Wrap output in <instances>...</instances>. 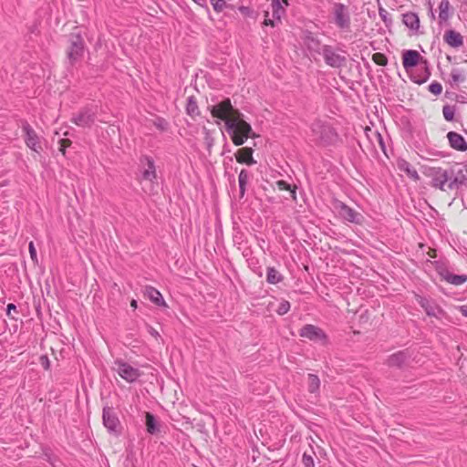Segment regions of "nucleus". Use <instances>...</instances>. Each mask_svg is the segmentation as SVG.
I'll list each match as a JSON object with an SVG mask.
<instances>
[{
    "mask_svg": "<svg viewBox=\"0 0 467 467\" xmlns=\"http://www.w3.org/2000/svg\"><path fill=\"white\" fill-rule=\"evenodd\" d=\"M211 114L224 120L225 130L234 145L241 146L248 138L255 137L251 125L244 119L243 113L233 107L230 99L226 98L213 106Z\"/></svg>",
    "mask_w": 467,
    "mask_h": 467,
    "instance_id": "1",
    "label": "nucleus"
},
{
    "mask_svg": "<svg viewBox=\"0 0 467 467\" xmlns=\"http://www.w3.org/2000/svg\"><path fill=\"white\" fill-rule=\"evenodd\" d=\"M309 129L310 140L318 147L335 145L339 140L337 130L327 121L315 119Z\"/></svg>",
    "mask_w": 467,
    "mask_h": 467,
    "instance_id": "2",
    "label": "nucleus"
},
{
    "mask_svg": "<svg viewBox=\"0 0 467 467\" xmlns=\"http://www.w3.org/2000/svg\"><path fill=\"white\" fill-rule=\"evenodd\" d=\"M66 49L67 60L69 66L74 67L80 61L87 50L85 40L78 31H73L67 36Z\"/></svg>",
    "mask_w": 467,
    "mask_h": 467,
    "instance_id": "3",
    "label": "nucleus"
},
{
    "mask_svg": "<svg viewBox=\"0 0 467 467\" xmlns=\"http://www.w3.org/2000/svg\"><path fill=\"white\" fill-rule=\"evenodd\" d=\"M97 113L96 106L87 105L74 113L70 121L81 128H91L96 121Z\"/></svg>",
    "mask_w": 467,
    "mask_h": 467,
    "instance_id": "4",
    "label": "nucleus"
},
{
    "mask_svg": "<svg viewBox=\"0 0 467 467\" xmlns=\"http://www.w3.org/2000/svg\"><path fill=\"white\" fill-rule=\"evenodd\" d=\"M321 55L323 56L325 63L331 67L339 68L347 62L346 51L335 48L329 45L324 46Z\"/></svg>",
    "mask_w": 467,
    "mask_h": 467,
    "instance_id": "5",
    "label": "nucleus"
},
{
    "mask_svg": "<svg viewBox=\"0 0 467 467\" xmlns=\"http://www.w3.org/2000/svg\"><path fill=\"white\" fill-rule=\"evenodd\" d=\"M102 421L105 428L111 434L119 435L121 432V425L114 409L108 405L102 410Z\"/></svg>",
    "mask_w": 467,
    "mask_h": 467,
    "instance_id": "6",
    "label": "nucleus"
},
{
    "mask_svg": "<svg viewBox=\"0 0 467 467\" xmlns=\"http://www.w3.org/2000/svg\"><path fill=\"white\" fill-rule=\"evenodd\" d=\"M22 130L24 133V140L26 145L36 153H40L43 150L40 138L32 128V126L26 121L22 120Z\"/></svg>",
    "mask_w": 467,
    "mask_h": 467,
    "instance_id": "7",
    "label": "nucleus"
},
{
    "mask_svg": "<svg viewBox=\"0 0 467 467\" xmlns=\"http://www.w3.org/2000/svg\"><path fill=\"white\" fill-rule=\"evenodd\" d=\"M334 22L336 26L344 31L350 29V16L348 7L342 3H336L333 8Z\"/></svg>",
    "mask_w": 467,
    "mask_h": 467,
    "instance_id": "8",
    "label": "nucleus"
},
{
    "mask_svg": "<svg viewBox=\"0 0 467 467\" xmlns=\"http://www.w3.org/2000/svg\"><path fill=\"white\" fill-rule=\"evenodd\" d=\"M299 336L311 341L321 342L323 345H327L328 343V337L325 331L312 324L305 325L299 330Z\"/></svg>",
    "mask_w": 467,
    "mask_h": 467,
    "instance_id": "9",
    "label": "nucleus"
},
{
    "mask_svg": "<svg viewBox=\"0 0 467 467\" xmlns=\"http://www.w3.org/2000/svg\"><path fill=\"white\" fill-rule=\"evenodd\" d=\"M115 365L118 367L117 372L119 377L129 383L135 382L142 374L139 368L132 367L121 359H117Z\"/></svg>",
    "mask_w": 467,
    "mask_h": 467,
    "instance_id": "10",
    "label": "nucleus"
},
{
    "mask_svg": "<svg viewBox=\"0 0 467 467\" xmlns=\"http://www.w3.org/2000/svg\"><path fill=\"white\" fill-rule=\"evenodd\" d=\"M334 207L343 220L355 224L361 223L363 216L343 202L336 201Z\"/></svg>",
    "mask_w": 467,
    "mask_h": 467,
    "instance_id": "11",
    "label": "nucleus"
},
{
    "mask_svg": "<svg viewBox=\"0 0 467 467\" xmlns=\"http://www.w3.org/2000/svg\"><path fill=\"white\" fill-rule=\"evenodd\" d=\"M271 9H272V19H264L262 26H272L275 27L279 24L282 23V16L285 14V9L282 5L280 0H272L271 1Z\"/></svg>",
    "mask_w": 467,
    "mask_h": 467,
    "instance_id": "12",
    "label": "nucleus"
},
{
    "mask_svg": "<svg viewBox=\"0 0 467 467\" xmlns=\"http://www.w3.org/2000/svg\"><path fill=\"white\" fill-rule=\"evenodd\" d=\"M304 45L312 56L321 55L324 46L319 38L312 32L306 31L304 38Z\"/></svg>",
    "mask_w": 467,
    "mask_h": 467,
    "instance_id": "13",
    "label": "nucleus"
},
{
    "mask_svg": "<svg viewBox=\"0 0 467 467\" xmlns=\"http://www.w3.org/2000/svg\"><path fill=\"white\" fill-rule=\"evenodd\" d=\"M140 165L146 166L141 173V179L153 182L157 178L155 161L152 157L143 155L140 159Z\"/></svg>",
    "mask_w": 467,
    "mask_h": 467,
    "instance_id": "14",
    "label": "nucleus"
},
{
    "mask_svg": "<svg viewBox=\"0 0 467 467\" xmlns=\"http://www.w3.org/2000/svg\"><path fill=\"white\" fill-rule=\"evenodd\" d=\"M365 134L374 148H376V146L379 145V147L380 148L382 152L387 157H389L388 153H387L386 142H385L382 135L378 130H372L371 128L367 127L365 129Z\"/></svg>",
    "mask_w": 467,
    "mask_h": 467,
    "instance_id": "15",
    "label": "nucleus"
},
{
    "mask_svg": "<svg viewBox=\"0 0 467 467\" xmlns=\"http://www.w3.org/2000/svg\"><path fill=\"white\" fill-rule=\"evenodd\" d=\"M409 353L405 350H400L388 357L385 364L389 368H401L408 361Z\"/></svg>",
    "mask_w": 467,
    "mask_h": 467,
    "instance_id": "16",
    "label": "nucleus"
},
{
    "mask_svg": "<svg viewBox=\"0 0 467 467\" xmlns=\"http://www.w3.org/2000/svg\"><path fill=\"white\" fill-rule=\"evenodd\" d=\"M416 301L430 317H438L441 313V309L434 302L426 297L417 295Z\"/></svg>",
    "mask_w": 467,
    "mask_h": 467,
    "instance_id": "17",
    "label": "nucleus"
},
{
    "mask_svg": "<svg viewBox=\"0 0 467 467\" xmlns=\"http://www.w3.org/2000/svg\"><path fill=\"white\" fill-rule=\"evenodd\" d=\"M146 431L150 435H158L161 430V423L157 417L150 411L145 412Z\"/></svg>",
    "mask_w": 467,
    "mask_h": 467,
    "instance_id": "18",
    "label": "nucleus"
},
{
    "mask_svg": "<svg viewBox=\"0 0 467 467\" xmlns=\"http://www.w3.org/2000/svg\"><path fill=\"white\" fill-rule=\"evenodd\" d=\"M253 152L254 150L250 147L241 148L235 153L236 161L239 163H244L249 166L254 165L256 163V161L253 157Z\"/></svg>",
    "mask_w": 467,
    "mask_h": 467,
    "instance_id": "19",
    "label": "nucleus"
},
{
    "mask_svg": "<svg viewBox=\"0 0 467 467\" xmlns=\"http://www.w3.org/2000/svg\"><path fill=\"white\" fill-rule=\"evenodd\" d=\"M448 140L451 146L458 150L464 151L467 150V143L463 137L456 132L451 131L448 133Z\"/></svg>",
    "mask_w": 467,
    "mask_h": 467,
    "instance_id": "20",
    "label": "nucleus"
},
{
    "mask_svg": "<svg viewBox=\"0 0 467 467\" xmlns=\"http://www.w3.org/2000/svg\"><path fill=\"white\" fill-rule=\"evenodd\" d=\"M145 295L149 297V299L158 306H166V303L162 297V295L159 290H157L153 286H146Z\"/></svg>",
    "mask_w": 467,
    "mask_h": 467,
    "instance_id": "21",
    "label": "nucleus"
},
{
    "mask_svg": "<svg viewBox=\"0 0 467 467\" xmlns=\"http://www.w3.org/2000/svg\"><path fill=\"white\" fill-rule=\"evenodd\" d=\"M252 178V174L245 169L241 170L238 176L239 198L243 199L246 192V186Z\"/></svg>",
    "mask_w": 467,
    "mask_h": 467,
    "instance_id": "22",
    "label": "nucleus"
},
{
    "mask_svg": "<svg viewBox=\"0 0 467 467\" xmlns=\"http://www.w3.org/2000/svg\"><path fill=\"white\" fill-rule=\"evenodd\" d=\"M444 39L448 45L453 47H461L463 44L462 35L453 30L446 32L444 35Z\"/></svg>",
    "mask_w": 467,
    "mask_h": 467,
    "instance_id": "23",
    "label": "nucleus"
},
{
    "mask_svg": "<svg viewBox=\"0 0 467 467\" xmlns=\"http://www.w3.org/2000/svg\"><path fill=\"white\" fill-rule=\"evenodd\" d=\"M433 184L435 187L444 191L448 182V176L445 171L438 169L433 173Z\"/></svg>",
    "mask_w": 467,
    "mask_h": 467,
    "instance_id": "24",
    "label": "nucleus"
},
{
    "mask_svg": "<svg viewBox=\"0 0 467 467\" xmlns=\"http://www.w3.org/2000/svg\"><path fill=\"white\" fill-rule=\"evenodd\" d=\"M185 110L187 115L192 118H195L200 115L197 99L194 96L188 97Z\"/></svg>",
    "mask_w": 467,
    "mask_h": 467,
    "instance_id": "25",
    "label": "nucleus"
},
{
    "mask_svg": "<svg viewBox=\"0 0 467 467\" xmlns=\"http://www.w3.org/2000/svg\"><path fill=\"white\" fill-rule=\"evenodd\" d=\"M451 16V5L448 0H441L439 5V19L447 21Z\"/></svg>",
    "mask_w": 467,
    "mask_h": 467,
    "instance_id": "26",
    "label": "nucleus"
},
{
    "mask_svg": "<svg viewBox=\"0 0 467 467\" xmlns=\"http://www.w3.org/2000/svg\"><path fill=\"white\" fill-rule=\"evenodd\" d=\"M276 187L280 191H289L290 196L294 201H296V186L291 185L284 180H279L275 182Z\"/></svg>",
    "mask_w": 467,
    "mask_h": 467,
    "instance_id": "27",
    "label": "nucleus"
},
{
    "mask_svg": "<svg viewBox=\"0 0 467 467\" xmlns=\"http://www.w3.org/2000/svg\"><path fill=\"white\" fill-rule=\"evenodd\" d=\"M283 280L282 275L275 267H267L266 281L269 284H278Z\"/></svg>",
    "mask_w": 467,
    "mask_h": 467,
    "instance_id": "28",
    "label": "nucleus"
},
{
    "mask_svg": "<svg viewBox=\"0 0 467 467\" xmlns=\"http://www.w3.org/2000/svg\"><path fill=\"white\" fill-rule=\"evenodd\" d=\"M444 279L454 285H461L467 281V275H454V274H447L444 276Z\"/></svg>",
    "mask_w": 467,
    "mask_h": 467,
    "instance_id": "29",
    "label": "nucleus"
},
{
    "mask_svg": "<svg viewBox=\"0 0 467 467\" xmlns=\"http://www.w3.org/2000/svg\"><path fill=\"white\" fill-rule=\"evenodd\" d=\"M320 388V379L315 374H308V391L317 393Z\"/></svg>",
    "mask_w": 467,
    "mask_h": 467,
    "instance_id": "30",
    "label": "nucleus"
},
{
    "mask_svg": "<svg viewBox=\"0 0 467 467\" xmlns=\"http://www.w3.org/2000/svg\"><path fill=\"white\" fill-rule=\"evenodd\" d=\"M210 2L213 7V10L217 13H220L228 7L233 8V6L228 5L225 0H210Z\"/></svg>",
    "mask_w": 467,
    "mask_h": 467,
    "instance_id": "31",
    "label": "nucleus"
},
{
    "mask_svg": "<svg viewBox=\"0 0 467 467\" xmlns=\"http://www.w3.org/2000/svg\"><path fill=\"white\" fill-rule=\"evenodd\" d=\"M152 122L156 129H158L161 131H165L169 128L168 121L162 117L157 116Z\"/></svg>",
    "mask_w": 467,
    "mask_h": 467,
    "instance_id": "32",
    "label": "nucleus"
},
{
    "mask_svg": "<svg viewBox=\"0 0 467 467\" xmlns=\"http://www.w3.org/2000/svg\"><path fill=\"white\" fill-rule=\"evenodd\" d=\"M314 454V451H312V454L304 452L302 456V463L305 467H315Z\"/></svg>",
    "mask_w": 467,
    "mask_h": 467,
    "instance_id": "33",
    "label": "nucleus"
},
{
    "mask_svg": "<svg viewBox=\"0 0 467 467\" xmlns=\"http://www.w3.org/2000/svg\"><path fill=\"white\" fill-rule=\"evenodd\" d=\"M372 60L379 66H386L388 63L386 56L379 52L372 56Z\"/></svg>",
    "mask_w": 467,
    "mask_h": 467,
    "instance_id": "34",
    "label": "nucleus"
},
{
    "mask_svg": "<svg viewBox=\"0 0 467 467\" xmlns=\"http://www.w3.org/2000/svg\"><path fill=\"white\" fill-rule=\"evenodd\" d=\"M290 303L287 301V300H283L277 309H276V313L280 316H283L285 314H286L289 310H290Z\"/></svg>",
    "mask_w": 467,
    "mask_h": 467,
    "instance_id": "35",
    "label": "nucleus"
},
{
    "mask_svg": "<svg viewBox=\"0 0 467 467\" xmlns=\"http://www.w3.org/2000/svg\"><path fill=\"white\" fill-rule=\"evenodd\" d=\"M59 151L65 156L67 148L70 147L72 141L69 139H60L58 141Z\"/></svg>",
    "mask_w": 467,
    "mask_h": 467,
    "instance_id": "36",
    "label": "nucleus"
},
{
    "mask_svg": "<svg viewBox=\"0 0 467 467\" xmlns=\"http://www.w3.org/2000/svg\"><path fill=\"white\" fill-rule=\"evenodd\" d=\"M379 16L381 17V19L383 20L385 25L387 26H389L391 24V18H390L389 13L382 7L379 8Z\"/></svg>",
    "mask_w": 467,
    "mask_h": 467,
    "instance_id": "37",
    "label": "nucleus"
},
{
    "mask_svg": "<svg viewBox=\"0 0 467 467\" xmlns=\"http://www.w3.org/2000/svg\"><path fill=\"white\" fill-rule=\"evenodd\" d=\"M429 90L434 95H440L442 92V86L435 81L429 86Z\"/></svg>",
    "mask_w": 467,
    "mask_h": 467,
    "instance_id": "38",
    "label": "nucleus"
},
{
    "mask_svg": "<svg viewBox=\"0 0 467 467\" xmlns=\"http://www.w3.org/2000/svg\"><path fill=\"white\" fill-rule=\"evenodd\" d=\"M397 166L400 171H404L407 175H409V162L403 159H399L397 161Z\"/></svg>",
    "mask_w": 467,
    "mask_h": 467,
    "instance_id": "39",
    "label": "nucleus"
},
{
    "mask_svg": "<svg viewBox=\"0 0 467 467\" xmlns=\"http://www.w3.org/2000/svg\"><path fill=\"white\" fill-rule=\"evenodd\" d=\"M402 65L405 71L409 74V49H404L402 51Z\"/></svg>",
    "mask_w": 467,
    "mask_h": 467,
    "instance_id": "40",
    "label": "nucleus"
},
{
    "mask_svg": "<svg viewBox=\"0 0 467 467\" xmlns=\"http://www.w3.org/2000/svg\"><path fill=\"white\" fill-rule=\"evenodd\" d=\"M39 363L44 369L48 370L50 368V360L47 355L40 356Z\"/></svg>",
    "mask_w": 467,
    "mask_h": 467,
    "instance_id": "41",
    "label": "nucleus"
},
{
    "mask_svg": "<svg viewBox=\"0 0 467 467\" xmlns=\"http://www.w3.org/2000/svg\"><path fill=\"white\" fill-rule=\"evenodd\" d=\"M420 58V55L417 51L410 50V67L417 65Z\"/></svg>",
    "mask_w": 467,
    "mask_h": 467,
    "instance_id": "42",
    "label": "nucleus"
},
{
    "mask_svg": "<svg viewBox=\"0 0 467 467\" xmlns=\"http://www.w3.org/2000/svg\"><path fill=\"white\" fill-rule=\"evenodd\" d=\"M442 111H443V116L447 120H452L454 113L450 107H448V106L444 107Z\"/></svg>",
    "mask_w": 467,
    "mask_h": 467,
    "instance_id": "43",
    "label": "nucleus"
},
{
    "mask_svg": "<svg viewBox=\"0 0 467 467\" xmlns=\"http://www.w3.org/2000/svg\"><path fill=\"white\" fill-rule=\"evenodd\" d=\"M30 257L33 261H36V250L35 248L34 243L30 242L28 244Z\"/></svg>",
    "mask_w": 467,
    "mask_h": 467,
    "instance_id": "44",
    "label": "nucleus"
},
{
    "mask_svg": "<svg viewBox=\"0 0 467 467\" xmlns=\"http://www.w3.org/2000/svg\"><path fill=\"white\" fill-rule=\"evenodd\" d=\"M238 9L245 16H251L253 15V10L249 6L241 5Z\"/></svg>",
    "mask_w": 467,
    "mask_h": 467,
    "instance_id": "45",
    "label": "nucleus"
},
{
    "mask_svg": "<svg viewBox=\"0 0 467 467\" xmlns=\"http://www.w3.org/2000/svg\"><path fill=\"white\" fill-rule=\"evenodd\" d=\"M419 27V18L415 15L410 14V29Z\"/></svg>",
    "mask_w": 467,
    "mask_h": 467,
    "instance_id": "46",
    "label": "nucleus"
},
{
    "mask_svg": "<svg viewBox=\"0 0 467 467\" xmlns=\"http://www.w3.org/2000/svg\"><path fill=\"white\" fill-rule=\"evenodd\" d=\"M11 311H15V312H17V307L15 304L13 303H9L7 306H6V315H9V312Z\"/></svg>",
    "mask_w": 467,
    "mask_h": 467,
    "instance_id": "47",
    "label": "nucleus"
},
{
    "mask_svg": "<svg viewBox=\"0 0 467 467\" xmlns=\"http://www.w3.org/2000/svg\"><path fill=\"white\" fill-rule=\"evenodd\" d=\"M194 3H196L197 5H199L200 6L202 7H205L208 11H209V8L207 6V1L206 0H192Z\"/></svg>",
    "mask_w": 467,
    "mask_h": 467,
    "instance_id": "48",
    "label": "nucleus"
},
{
    "mask_svg": "<svg viewBox=\"0 0 467 467\" xmlns=\"http://www.w3.org/2000/svg\"><path fill=\"white\" fill-rule=\"evenodd\" d=\"M148 331H149V333H150L152 337H156V338L160 337L159 332H158L156 329H154L152 327H149Z\"/></svg>",
    "mask_w": 467,
    "mask_h": 467,
    "instance_id": "49",
    "label": "nucleus"
},
{
    "mask_svg": "<svg viewBox=\"0 0 467 467\" xmlns=\"http://www.w3.org/2000/svg\"><path fill=\"white\" fill-rule=\"evenodd\" d=\"M427 254H428V255H429L431 258H434V257H436V250H435V249H432V248H431V247H428Z\"/></svg>",
    "mask_w": 467,
    "mask_h": 467,
    "instance_id": "50",
    "label": "nucleus"
},
{
    "mask_svg": "<svg viewBox=\"0 0 467 467\" xmlns=\"http://www.w3.org/2000/svg\"><path fill=\"white\" fill-rule=\"evenodd\" d=\"M402 22L409 27V13L402 15Z\"/></svg>",
    "mask_w": 467,
    "mask_h": 467,
    "instance_id": "51",
    "label": "nucleus"
},
{
    "mask_svg": "<svg viewBox=\"0 0 467 467\" xmlns=\"http://www.w3.org/2000/svg\"><path fill=\"white\" fill-rule=\"evenodd\" d=\"M459 311L464 316L467 317V306H462L459 307Z\"/></svg>",
    "mask_w": 467,
    "mask_h": 467,
    "instance_id": "52",
    "label": "nucleus"
},
{
    "mask_svg": "<svg viewBox=\"0 0 467 467\" xmlns=\"http://www.w3.org/2000/svg\"><path fill=\"white\" fill-rule=\"evenodd\" d=\"M269 16H270L269 11H265V12H264L265 19H271V18L269 17Z\"/></svg>",
    "mask_w": 467,
    "mask_h": 467,
    "instance_id": "53",
    "label": "nucleus"
},
{
    "mask_svg": "<svg viewBox=\"0 0 467 467\" xmlns=\"http://www.w3.org/2000/svg\"><path fill=\"white\" fill-rule=\"evenodd\" d=\"M130 306L133 307V308H137V301L136 300H131L130 302Z\"/></svg>",
    "mask_w": 467,
    "mask_h": 467,
    "instance_id": "54",
    "label": "nucleus"
},
{
    "mask_svg": "<svg viewBox=\"0 0 467 467\" xmlns=\"http://www.w3.org/2000/svg\"><path fill=\"white\" fill-rule=\"evenodd\" d=\"M418 246H419V248H420V250H422V253H421V254H424V252H423L424 244H423L422 243H419V244H418Z\"/></svg>",
    "mask_w": 467,
    "mask_h": 467,
    "instance_id": "55",
    "label": "nucleus"
},
{
    "mask_svg": "<svg viewBox=\"0 0 467 467\" xmlns=\"http://www.w3.org/2000/svg\"><path fill=\"white\" fill-rule=\"evenodd\" d=\"M10 319L12 320H16V317H15L14 316H12V313L9 312V315H6Z\"/></svg>",
    "mask_w": 467,
    "mask_h": 467,
    "instance_id": "56",
    "label": "nucleus"
},
{
    "mask_svg": "<svg viewBox=\"0 0 467 467\" xmlns=\"http://www.w3.org/2000/svg\"><path fill=\"white\" fill-rule=\"evenodd\" d=\"M283 3L287 6L289 5L288 0H282Z\"/></svg>",
    "mask_w": 467,
    "mask_h": 467,
    "instance_id": "57",
    "label": "nucleus"
},
{
    "mask_svg": "<svg viewBox=\"0 0 467 467\" xmlns=\"http://www.w3.org/2000/svg\"><path fill=\"white\" fill-rule=\"evenodd\" d=\"M410 177H414L415 179H418V175H417L416 173H415V174H412V173L410 172Z\"/></svg>",
    "mask_w": 467,
    "mask_h": 467,
    "instance_id": "58",
    "label": "nucleus"
}]
</instances>
